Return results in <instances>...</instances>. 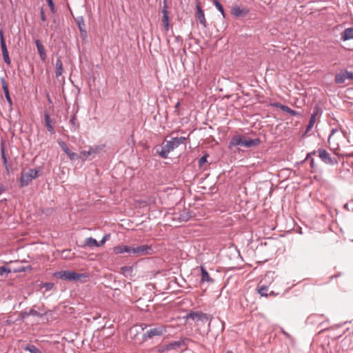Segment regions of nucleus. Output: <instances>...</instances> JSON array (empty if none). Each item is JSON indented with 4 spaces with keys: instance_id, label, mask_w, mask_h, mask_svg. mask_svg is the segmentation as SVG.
Listing matches in <instances>:
<instances>
[{
    "instance_id": "obj_13",
    "label": "nucleus",
    "mask_w": 353,
    "mask_h": 353,
    "mask_svg": "<svg viewBox=\"0 0 353 353\" xmlns=\"http://www.w3.org/2000/svg\"><path fill=\"white\" fill-rule=\"evenodd\" d=\"M162 22L164 29L168 30L170 29V18L168 16L167 0H163V7L162 9Z\"/></svg>"
},
{
    "instance_id": "obj_45",
    "label": "nucleus",
    "mask_w": 353,
    "mask_h": 353,
    "mask_svg": "<svg viewBox=\"0 0 353 353\" xmlns=\"http://www.w3.org/2000/svg\"><path fill=\"white\" fill-rule=\"evenodd\" d=\"M138 203L140 204V205H150L151 203H154V199H149L148 201H146V200H139L138 201Z\"/></svg>"
},
{
    "instance_id": "obj_42",
    "label": "nucleus",
    "mask_w": 353,
    "mask_h": 353,
    "mask_svg": "<svg viewBox=\"0 0 353 353\" xmlns=\"http://www.w3.org/2000/svg\"><path fill=\"white\" fill-rule=\"evenodd\" d=\"M28 317V314L27 311H21L19 313V315L18 319H17V321H23Z\"/></svg>"
},
{
    "instance_id": "obj_57",
    "label": "nucleus",
    "mask_w": 353,
    "mask_h": 353,
    "mask_svg": "<svg viewBox=\"0 0 353 353\" xmlns=\"http://www.w3.org/2000/svg\"><path fill=\"white\" fill-rule=\"evenodd\" d=\"M339 275L332 276L331 279H333L334 277H339Z\"/></svg>"
},
{
    "instance_id": "obj_3",
    "label": "nucleus",
    "mask_w": 353,
    "mask_h": 353,
    "mask_svg": "<svg viewBox=\"0 0 353 353\" xmlns=\"http://www.w3.org/2000/svg\"><path fill=\"white\" fill-rule=\"evenodd\" d=\"M334 83L347 85L353 83V71H349L345 68L341 70L334 76Z\"/></svg>"
},
{
    "instance_id": "obj_28",
    "label": "nucleus",
    "mask_w": 353,
    "mask_h": 353,
    "mask_svg": "<svg viewBox=\"0 0 353 353\" xmlns=\"http://www.w3.org/2000/svg\"><path fill=\"white\" fill-rule=\"evenodd\" d=\"M83 246H86L91 248H98V241L92 236L88 237L85 239Z\"/></svg>"
},
{
    "instance_id": "obj_4",
    "label": "nucleus",
    "mask_w": 353,
    "mask_h": 353,
    "mask_svg": "<svg viewBox=\"0 0 353 353\" xmlns=\"http://www.w3.org/2000/svg\"><path fill=\"white\" fill-rule=\"evenodd\" d=\"M319 157L325 164L334 165L338 163L337 158L332 157L331 154L323 148L319 149Z\"/></svg>"
},
{
    "instance_id": "obj_54",
    "label": "nucleus",
    "mask_w": 353,
    "mask_h": 353,
    "mask_svg": "<svg viewBox=\"0 0 353 353\" xmlns=\"http://www.w3.org/2000/svg\"><path fill=\"white\" fill-rule=\"evenodd\" d=\"M38 311L40 312H46L43 308H41V307H38Z\"/></svg>"
},
{
    "instance_id": "obj_11",
    "label": "nucleus",
    "mask_w": 353,
    "mask_h": 353,
    "mask_svg": "<svg viewBox=\"0 0 353 353\" xmlns=\"http://www.w3.org/2000/svg\"><path fill=\"white\" fill-rule=\"evenodd\" d=\"M74 20L78 26L81 38L82 39H86L88 37V33L85 28L83 17L82 16H79L77 18H75Z\"/></svg>"
},
{
    "instance_id": "obj_27",
    "label": "nucleus",
    "mask_w": 353,
    "mask_h": 353,
    "mask_svg": "<svg viewBox=\"0 0 353 353\" xmlns=\"http://www.w3.org/2000/svg\"><path fill=\"white\" fill-rule=\"evenodd\" d=\"M55 66H56V72H55V74H56V77L58 78L59 77H61L63 74V63H62V61H61V59L60 57H57V60H56V63H55Z\"/></svg>"
},
{
    "instance_id": "obj_26",
    "label": "nucleus",
    "mask_w": 353,
    "mask_h": 353,
    "mask_svg": "<svg viewBox=\"0 0 353 353\" xmlns=\"http://www.w3.org/2000/svg\"><path fill=\"white\" fill-rule=\"evenodd\" d=\"M341 39L343 41H347L353 39V28H345L341 33Z\"/></svg>"
},
{
    "instance_id": "obj_14",
    "label": "nucleus",
    "mask_w": 353,
    "mask_h": 353,
    "mask_svg": "<svg viewBox=\"0 0 353 353\" xmlns=\"http://www.w3.org/2000/svg\"><path fill=\"white\" fill-rule=\"evenodd\" d=\"M185 345V342L184 339H181L179 341H171L165 345L164 349L167 351L177 350L183 346Z\"/></svg>"
},
{
    "instance_id": "obj_2",
    "label": "nucleus",
    "mask_w": 353,
    "mask_h": 353,
    "mask_svg": "<svg viewBox=\"0 0 353 353\" xmlns=\"http://www.w3.org/2000/svg\"><path fill=\"white\" fill-rule=\"evenodd\" d=\"M261 143V139L259 138L250 139L243 137L240 134L234 135L228 145L229 148L232 147L241 145L247 148H250L259 145Z\"/></svg>"
},
{
    "instance_id": "obj_9",
    "label": "nucleus",
    "mask_w": 353,
    "mask_h": 353,
    "mask_svg": "<svg viewBox=\"0 0 353 353\" xmlns=\"http://www.w3.org/2000/svg\"><path fill=\"white\" fill-rule=\"evenodd\" d=\"M55 276L65 281H76L77 272L72 270H61L57 272Z\"/></svg>"
},
{
    "instance_id": "obj_53",
    "label": "nucleus",
    "mask_w": 353,
    "mask_h": 353,
    "mask_svg": "<svg viewBox=\"0 0 353 353\" xmlns=\"http://www.w3.org/2000/svg\"><path fill=\"white\" fill-rule=\"evenodd\" d=\"M282 333L285 336H287L288 338H290V335L286 332L285 331H284L283 330H282Z\"/></svg>"
},
{
    "instance_id": "obj_25",
    "label": "nucleus",
    "mask_w": 353,
    "mask_h": 353,
    "mask_svg": "<svg viewBox=\"0 0 353 353\" xmlns=\"http://www.w3.org/2000/svg\"><path fill=\"white\" fill-rule=\"evenodd\" d=\"M35 44H36V46H37V50H38V52L39 54L41 61H45L46 59L47 55H46V52L44 46H43V44L39 39H37L35 41Z\"/></svg>"
},
{
    "instance_id": "obj_34",
    "label": "nucleus",
    "mask_w": 353,
    "mask_h": 353,
    "mask_svg": "<svg viewBox=\"0 0 353 353\" xmlns=\"http://www.w3.org/2000/svg\"><path fill=\"white\" fill-rule=\"evenodd\" d=\"M77 277L76 278V281H80L81 283L86 282L88 279V275L85 273H78L77 272Z\"/></svg>"
},
{
    "instance_id": "obj_58",
    "label": "nucleus",
    "mask_w": 353,
    "mask_h": 353,
    "mask_svg": "<svg viewBox=\"0 0 353 353\" xmlns=\"http://www.w3.org/2000/svg\"><path fill=\"white\" fill-rule=\"evenodd\" d=\"M225 353H233L232 351H227Z\"/></svg>"
},
{
    "instance_id": "obj_20",
    "label": "nucleus",
    "mask_w": 353,
    "mask_h": 353,
    "mask_svg": "<svg viewBox=\"0 0 353 353\" xmlns=\"http://www.w3.org/2000/svg\"><path fill=\"white\" fill-rule=\"evenodd\" d=\"M32 180L33 179L29 171L22 173L19 180V187L24 188L28 186Z\"/></svg>"
},
{
    "instance_id": "obj_51",
    "label": "nucleus",
    "mask_w": 353,
    "mask_h": 353,
    "mask_svg": "<svg viewBox=\"0 0 353 353\" xmlns=\"http://www.w3.org/2000/svg\"><path fill=\"white\" fill-rule=\"evenodd\" d=\"M12 322L10 320H8V319L4 321V324L6 325H10L12 324Z\"/></svg>"
},
{
    "instance_id": "obj_5",
    "label": "nucleus",
    "mask_w": 353,
    "mask_h": 353,
    "mask_svg": "<svg viewBox=\"0 0 353 353\" xmlns=\"http://www.w3.org/2000/svg\"><path fill=\"white\" fill-rule=\"evenodd\" d=\"M325 316L322 314H312L307 316L305 323L308 325L323 327Z\"/></svg>"
},
{
    "instance_id": "obj_48",
    "label": "nucleus",
    "mask_w": 353,
    "mask_h": 353,
    "mask_svg": "<svg viewBox=\"0 0 353 353\" xmlns=\"http://www.w3.org/2000/svg\"><path fill=\"white\" fill-rule=\"evenodd\" d=\"M310 164L311 168H312L314 170L316 169L317 165L315 164L314 159H312V158L310 159Z\"/></svg>"
},
{
    "instance_id": "obj_33",
    "label": "nucleus",
    "mask_w": 353,
    "mask_h": 353,
    "mask_svg": "<svg viewBox=\"0 0 353 353\" xmlns=\"http://www.w3.org/2000/svg\"><path fill=\"white\" fill-rule=\"evenodd\" d=\"M105 147V144H101V145H94V146L90 147V148H91V150H92V152L93 154H98L101 151H102L104 149Z\"/></svg>"
},
{
    "instance_id": "obj_6",
    "label": "nucleus",
    "mask_w": 353,
    "mask_h": 353,
    "mask_svg": "<svg viewBox=\"0 0 353 353\" xmlns=\"http://www.w3.org/2000/svg\"><path fill=\"white\" fill-rule=\"evenodd\" d=\"M153 253L152 245H141L137 247H132V254H136L137 256L150 255Z\"/></svg>"
},
{
    "instance_id": "obj_47",
    "label": "nucleus",
    "mask_w": 353,
    "mask_h": 353,
    "mask_svg": "<svg viewBox=\"0 0 353 353\" xmlns=\"http://www.w3.org/2000/svg\"><path fill=\"white\" fill-rule=\"evenodd\" d=\"M317 153L319 154V149H318L317 150H313L312 152L307 153V155H306V157L305 158V159H304L303 161H301V163H303V162H304V161H305L306 160L309 159H310V157L312 155H315V154H316Z\"/></svg>"
},
{
    "instance_id": "obj_16",
    "label": "nucleus",
    "mask_w": 353,
    "mask_h": 353,
    "mask_svg": "<svg viewBox=\"0 0 353 353\" xmlns=\"http://www.w3.org/2000/svg\"><path fill=\"white\" fill-rule=\"evenodd\" d=\"M274 105L276 108H279L281 110L288 113L291 116L301 117V114L299 112L292 110L288 105H283L280 103H275Z\"/></svg>"
},
{
    "instance_id": "obj_56",
    "label": "nucleus",
    "mask_w": 353,
    "mask_h": 353,
    "mask_svg": "<svg viewBox=\"0 0 353 353\" xmlns=\"http://www.w3.org/2000/svg\"><path fill=\"white\" fill-rule=\"evenodd\" d=\"M179 105H180V103L177 102L176 105H175V108H177Z\"/></svg>"
},
{
    "instance_id": "obj_50",
    "label": "nucleus",
    "mask_w": 353,
    "mask_h": 353,
    "mask_svg": "<svg viewBox=\"0 0 353 353\" xmlns=\"http://www.w3.org/2000/svg\"><path fill=\"white\" fill-rule=\"evenodd\" d=\"M130 269H131V268H130V267H129V266H123V267H122V268H121V271H122L123 272H125V271H127V270H130Z\"/></svg>"
},
{
    "instance_id": "obj_52",
    "label": "nucleus",
    "mask_w": 353,
    "mask_h": 353,
    "mask_svg": "<svg viewBox=\"0 0 353 353\" xmlns=\"http://www.w3.org/2000/svg\"><path fill=\"white\" fill-rule=\"evenodd\" d=\"M336 131H337V129H335V128H334V129H332V132H331V134H330L328 139H330L331 138V137L333 135V134H334V133H335Z\"/></svg>"
},
{
    "instance_id": "obj_22",
    "label": "nucleus",
    "mask_w": 353,
    "mask_h": 353,
    "mask_svg": "<svg viewBox=\"0 0 353 353\" xmlns=\"http://www.w3.org/2000/svg\"><path fill=\"white\" fill-rule=\"evenodd\" d=\"M249 12V10L245 8H241L238 6H234L231 9V14L234 17H245Z\"/></svg>"
},
{
    "instance_id": "obj_49",
    "label": "nucleus",
    "mask_w": 353,
    "mask_h": 353,
    "mask_svg": "<svg viewBox=\"0 0 353 353\" xmlns=\"http://www.w3.org/2000/svg\"><path fill=\"white\" fill-rule=\"evenodd\" d=\"M41 19L43 21H45L46 20V17L45 15V12H44L43 8H41Z\"/></svg>"
},
{
    "instance_id": "obj_19",
    "label": "nucleus",
    "mask_w": 353,
    "mask_h": 353,
    "mask_svg": "<svg viewBox=\"0 0 353 353\" xmlns=\"http://www.w3.org/2000/svg\"><path fill=\"white\" fill-rule=\"evenodd\" d=\"M201 283H213L214 280L210 276L206 268L203 265L200 266Z\"/></svg>"
},
{
    "instance_id": "obj_37",
    "label": "nucleus",
    "mask_w": 353,
    "mask_h": 353,
    "mask_svg": "<svg viewBox=\"0 0 353 353\" xmlns=\"http://www.w3.org/2000/svg\"><path fill=\"white\" fill-rule=\"evenodd\" d=\"M268 287L265 285H262L259 288L258 292L261 296H268Z\"/></svg>"
},
{
    "instance_id": "obj_44",
    "label": "nucleus",
    "mask_w": 353,
    "mask_h": 353,
    "mask_svg": "<svg viewBox=\"0 0 353 353\" xmlns=\"http://www.w3.org/2000/svg\"><path fill=\"white\" fill-rule=\"evenodd\" d=\"M46 1L48 3V6L50 7V11L52 13H55L57 10L53 0H46Z\"/></svg>"
},
{
    "instance_id": "obj_10",
    "label": "nucleus",
    "mask_w": 353,
    "mask_h": 353,
    "mask_svg": "<svg viewBox=\"0 0 353 353\" xmlns=\"http://www.w3.org/2000/svg\"><path fill=\"white\" fill-rule=\"evenodd\" d=\"M0 81L1 83V85H2V89H3L4 94H5V98L9 105L10 110H11L12 109L13 101L10 97L8 85L6 81L5 77H1Z\"/></svg>"
},
{
    "instance_id": "obj_21",
    "label": "nucleus",
    "mask_w": 353,
    "mask_h": 353,
    "mask_svg": "<svg viewBox=\"0 0 353 353\" xmlns=\"http://www.w3.org/2000/svg\"><path fill=\"white\" fill-rule=\"evenodd\" d=\"M113 252L116 254L128 253L132 254V246L125 245H119L113 248Z\"/></svg>"
},
{
    "instance_id": "obj_12",
    "label": "nucleus",
    "mask_w": 353,
    "mask_h": 353,
    "mask_svg": "<svg viewBox=\"0 0 353 353\" xmlns=\"http://www.w3.org/2000/svg\"><path fill=\"white\" fill-rule=\"evenodd\" d=\"M57 143L62 150L68 156L70 160H77L79 159L78 155L69 149L65 141H62L61 139H59Z\"/></svg>"
},
{
    "instance_id": "obj_32",
    "label": "nucleus",
    "mask_w": 353,
    "mask_h": 353,
    "mask_svg": "<svg viewBox=\"0 0 353 353\" xmlns=\"http://www.w3.org/2000/svg\"><path fill=\"white\" fill-rule=\"evenodd\" d=\"M199 311H194V310H190L184 316L183 319L185 320L188 319H192L194 321H195V319H196V315Z\"/></svg>"
},
{
    "instance_id": "obj_38",
    "label": "nucleus",
    "mask_w": 353,
    "mask_h": 353,
    "mask_svg": "<svg viewBox=\"0 0 353 353\" xmlns=\"http://www.w3.org/2000/svg\"><path fill=\"white\" fill-rule=\"evenodd\" d=\"M40 168H35V169H29V172L32 175V178L33 179H36L39 177V171Z\"/></svg>"
},
{
    "instance_id": "obj_8",
    "label": "nucleus",
    "mask_w": 353,
    "mask_h": 353,
    "mask_svg": "<svg viewBox=\"0 0 353 353\" xmlns=\"http://www.w3.org/2000/svg\"><path fill=\"white\" fill-rule=\"evenodd\" d=\"M0 44L3 61L6 64L10 65L11 60L9 57V52L6 46V43L3 37V32L2 30H0Z\"/></svg>"
},
{
    "instance_id": "obj_15",
    "label": "nucleus",
    "mask_w": 353,
    "mask_h": 353,
    "mask_svg": "<svg viewBox=\"0 0 353 353\" xmlns=\"http://www.w3.org/2000/svg\"><path fill=\"white\" fill-rule=\"evenodd\" d=\"M320 112V108L318 105H316L314 108V111L311 114L309 123L306 126L305 129V133L308 132L314 126V124L316 121V117L318 115V114Z\"/></svg>"
},
{
    "instance_id": "obj_41",
    "label": "nucleus",
    "mask_w": 353,
    "mask_h": 353,
    "mask_svg": "<svg viewBox=\"0 0 353 353\" xmlns=\"http://www.w3.org/2000/svg\"><path fill=\"white\" fill-rule=\"evenodd\" d=\"M41 288H44L46 291L51 290L54 287V283L51 282L43 283L41 285Z\"/></svg>"
},
{
    "instance_id": "obj_7",
    "label": "nucleus",
    "mask_w": 353,
    "mask_h": 353,
    "mask_svg": "<svg viewBox=\"0 0 353 353\" xmlns=\"http://www.w3.org/2000/svg\"><path fill=\"white\" fill-rule=\"evenodd\" d=\"M166 330L163 326H159L157 327L152 328L149 330H147L145 333L143 334V338L144 339H151L154 336H160L165 333Z\"/></svg>"
},
{
    "instance_id": "obj_24",
    "label": "nucleus",
    "mask_w": 353,
    "mask_h": 353,
    "mask_svg": "<svg viewBox=\"0 0 353 353\" xmlns=\"http://www.w3.org/2000/svg\"><path fill=\"white\" fill-rule=\"evenodd\" d=\"M43 116H44L45 125L47 128L48 131L51 134H54L55 130L54 129V127L52 125V119L50 118L49 113L47 112H45Z\"/></svg>"
},
{
    "instance_id": "obj_39",
    "label": "nucleus",
    "mask_w": 353,
    "mask_h": 353,
    "mask_svg": "<svg viewBox=\"0 0 353 353\" xmlns=\"http://www.w3.org/2000/svg\"><path fill=\"white\" fill-rule=\"evenodd\" d=\"M11 269L6 266H0V276L10 273Z\"/></svg>"
},
{
    "instance_id": "obj_18",
    "label": "nucleus",
    "mask_w": 353,
    "mask_h": 353,
    "mask_svg": "<svg viewBox=\"0 0 353 353\" xmlns=\"http://www.w3.org/2000/svg\"><path fill=\"white\" fill-rule=\"evenodd\" d=\"M196 18L199 22L203 26V28L207 27V21L205 20L204 12L199 5V3H196Z\"/></svg>"
},
{
    "instance_id": "obj_17",
    "label": "nucleus",
    "mask_w": 353,
    "mask_h": 353,
    "mask_svg": "<svg viewBox=\"0 0 353 353\" xmlns=\"http://www.w3.org/2000/svg\"><path fill=\"white\" fill-rule=\"evenodd\" d=\"M212 318H213L212 315L199 311L197 313V315H196V319H195V322H198V321H201L202 323L208 322V330H210L211 321H212Z\"/></svg>"
},
{
    "instance_id": "obj_1",
    "label": "nucleus",
    "mask_w": 353,
    "mask_h": 353,
    "mask_svg": "<svg viewBox=\"0 0 353 353\" xmlns=\"http://www.w3.org/2000/svg\"><path fill=\"white\" fill-rule=\"evenodd\" d=\"M185 140L184 137H173L171 140H165L162 145H156L154 150L161 158L167 159L170 152L177 148L180 145L183 144Z\"/></svg>"
},
{
    "instance_id": "obj_40",
    "label": "nucleus",
    "mask_w": 353,
    "mask_h": 353,
    "mask_svg": "<svg viewBox=\"0 0 353 353\" xmlns=\"http://www.w3.org/2000/svg\"><path fill=\"white\" fill-rule=\"evenodd\" d=\"M70 123L72 125L74 130L79 127V124L77 121V117L74 114L71 117L70 119Z\"/></svg>"
},
{
    "instance_id": "obj_29",
    "label": "nucleus",
    "mask_w": 353,
    "mask_h": 353,
    "mask_svg": "<svg viewBox=\"0 0 353 353\" xmlns=\"http://www.w3.org/2000/svg\"><path fill=\"white\" fill-rule=\"evenodd\" d=\"M35 307H36V305H34L28 312H27L28 316H37V317L41 318V317L44 316L48 312H40L34 309Z\"/></svg>"
},
{
    "instance_id": "obj_35",
    "label": "nucleus",
    "mask_w": 353,
    "mask_h": 353,
    "mask_svg": "<svg viewBox=\"0 0 353 353\" xmlns=\"http://www.w3.org/2000/svg\"><path fill=\"white\" fill-rule=\"evenodd\" d=\"M209 154L208 153H205L198 161L199 167H202L205 163L208 161V158Z\"/></svg>"
},
{
    "instance_id": "obj_43",
    "label": "nucleus",
    "mask_w": 353,
    "mask_h": 353,
    "mask_svg": "<svg viewBox=\"0 0 353 353\" xmlns=\"http://www.w3.org/2000/svg\"><path fill=\"white\" fill-rule=\"evenodd\" d=\"M110 238V234H105L103 238L101 239V240L100 241L98 242V245H99V247H101L102 245H103L105 244V243L109 240Z\"/></svg>"
},
{
    "instance_id": "obj_36",
    "label": "nucleus",
    "mask_w": 353,
    "mask_h": 353,
    "mask_svg": "<svg viewBox=\"0 0 353 353\" xmlns=\"http://www.w3.org/2000/svg\"><path fill=\"white\" fill-rule=\"evenodd\" d=\"M192 217L191 212H187L183 214H181L179 219L181 221H188Z\"/></svg>"
},
{
    "instance_id": "obj_31",
    "label": "nucleus",
    "mask_w": 353,
    "mask_h": 353,
    "mask_svg": "<svg viewBox=\"0 0 353 353\" xmlns=\"http://www.w3.org/2000/svg\"><path fill=\"white\" fill-rule=\"evenodd\" d=\"M23 350L29 352L30 353H42L41 351L35 345L31 344H27L23 347Z\"/></svg>"
},
{
    "instance_id": "obj_46",
    "label": "nucleus",
    "mask_w": 353,
    "mask_h": 353,
    "mask_svg": "<svg viewBox=\"0 0 353 353\" xmlns=\"http://www.w3.org/2000/svg\"><path fill=\"white\" fill-rule=\"evenodd\" d=\"M81 155L85 157V158H88L89 156H90L91 154H92L93 153L92 152V150H91V148L90 147L89 148V150H87V151H82L81 152Z\"/></svg>"
},
{
    "instance_id": "obj_30",
    "label": "nucleus",
    "mask_w": 353,
    "mask_h": 353,
    "mask_svg": "<svg viewBox=\"0 0 353 353\" xmlns=\"http://www.w3.org/2000/svg\"><path fill=\"white\" fill-rule=\"evenodd\" d=\"M212 3H213L214 6H215V8L220 12V13L221 14L223 17L225 19L226 17V14L225 13L223 6L220 3V1L219 0H212Z\"/></svg>"
},
{
    "instance_id": "obj_23",
    "label": "nucleus",
    "mask_w": 353,
    "mask_h": 353,
    "mask_svg": "<svg viewBox=\"0 0 353 353\" xmlns=\"http://www.w3.org/2000/svg\"><path fill=\"white\" fill-rule=\"evenodd\" d=\"M1 156L3 161V163L5 165L7 173L9 174L10 172V166L8 163V157L6 154V148L4 142H2L1 145Z\"/></svg>"
},
{
    "instance_id": "obj_55",
    "label": "nucleus",
    "mask_w": 353,
    "mask_h": 353,
    "mask_svg": "<svg viewBox=\"0 0 353 353\" xmlns=\"http://www.w3.org/2000/svg\"><path fill=\"white\" fill-rule=\"evenodd\" d=\"M25 271V268H22L21 269L19 270H15L14 272H24Z\"/></svg>"
}]
</instances>
